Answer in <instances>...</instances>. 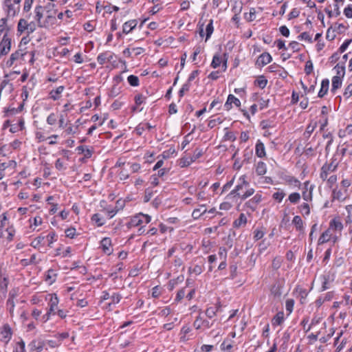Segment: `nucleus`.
Returning <instances> with one entry per match:
<instances>
[{
  "instance_id": "f257e3e1",
  "label": "nucleus",
  "mask_w": 352,
  "mask_h": 352,
  "mask_svg": "<svg viewBox=\"0 0 352 352\" xmlns=\"http://www.w3.org/2000/svg\"><path fill=\"white\" fill-rule=\"evenodd\" d=\"M43 8L45 16V23H43V28H48L56 22L57 10L56 5L52 2L47 3Z\"/></svg>"
},
{
  "instance_id": "f03ea898",
  "label": "nucleus",
  "mask_w": 352,
  "mask_h": 352,
  "mask_svg": "<svg viewBox=\"0 0 352 352\" xmlns=\"http://www.w3.org/2000/svg\"><path fill=\"white\" fill-rule=\"evenodd\" d=\"M36 29V25L34 21H28L26 19H19L17 24V34L22 35L25 34L29 36L33 33Z\"/></svg>"
},
{
  "instance_id": "7ed1b4c3",
  "label": "nucleus",
  "mask_w": 352,
  "mask_h": 352,
  "mask_svg": "<svg viewBox=\"0 0 352 352\" xmlns=\"http://www.w3.org/2000/svg\"><path fill=\"white\" fill-rule=\"evenodd\" d=\"M151 221V217L148 214H144L142 212L136 214L130 217L129 221L126 223L128 229L138 227L143 223L147 224Z\"/></svg>"
},
{
  "instance_id": "20e7f679",
  "label": "nucleus",
  "mask_w": 352,
  "mask_h": 352,
  "mask_svg": "<svg viewBox=\"0 0 352 352\" xmlns=\"http://www.w3.org/2000/svg\"><path fill=\"white\" fill-rule=\"evenodd\" d=\"M338 165V163L335 159H332L330 163H325L321 168L320 177L323 181H325L327 179L328 175L337 169Z\"/></svg>"
},
{
  "instance_id": "39448f33",
  "label": "nucleus",
  "mask_w": 352,
  "mask_h": 352,
  "mask_svg": "<svg viewBox=\"0 0 352 352\" xmlns=\"http://www.w3.org/2000/svg\"><path fill=\"white\" fill-rule=\"evenodd\" d=\"M250 186L249 183L245 179V176L242 175L239 177L238 184L235 188L230 192L228 197L230 196L239 197L241 193L243 192L244 190Z\"/></svg>"
},
{
  "instance_id": "423d86ee",
  "label": "nucleus",
  "mask_w": 352,
  "mask_h": 352,
  "mask_svg": "<svg viewBox=\"0 0 352 352\" xmlns=\"http://www.w3.org/2000/svg\"><path fill=\"white\" fill-rule=\"evenodd\" d=\"M338 236H333L332 232L328 228L322 233L318 239V245H322L329 241H332L334 244L338 241Z\"/></svg>"
},
{
  "instance_id": "0eeeda50",
  "label": "nucleus",
  "mask_w": 352,
  "mask_h": 352,
  "mask_svg": "<svg viewBox=\"0 0 352 352\" xmlns=\"http://www.w3.org/2000/svg\"><path fill=\"white\" fill-rule=\"evenodd\" d=\"M25 54V52H24L23 50L19 49L15 51L10 55L9 59L6 61V66L8 67H12L16 62H18L20 60H22Z\"/></svg>"
},
{
  "instance_id": "6e6552de",
  "label": "nucleus",
  "mask_w": 352,
  "mask_h": 352,
  "mask_svg": "<svg viewBox=\"0 0 352 352\" xmlns=\"http://www.w3.org/2000/svg\"><path fill=\"white\" fill-rule=\"evenodd\" d=\"M46 299L49 300V311L50 313L55 315L58 310V305L59 302L58 298L56 294H50L46 296Z\"/></svg>"
},
{
  "instance_id": "1a4fd4ad",
  "label": "nucleus",
  "mask_w": 352,
  "mask_h": 352,
  "mask_svg": "<svg viewBox=\"0 0 352 352\" xmlns=\"http://www.w3.org/2000/svg\"><path fill=\"white\" fill-rule=\"evenodd\" d=\"M11 48V38L5 34L0 42V54L6 55L10 51Z\"/></svg>"
},
{
  "instance_id": "9d476101",
  "label": "nucleus",
  "mask_w": 352,
  "mask_h": 352,
  "mask_svg": "<svg viewBox=\"0 0 352 352\" xmlns=\"http://www.w3.org/2000/svg\"><path fill=\"white\" fill-rule=\"evenodd\" d=\"M221 63H222V71L225 72L227 69V58H224L223 59V58L219 54L214 55L212 63H211V66L213 68H217V67H219Z\"/></svg>"
},
{
  "instance_id": "9b49d317",
  "label": "nucleus",
  "mask_w": 352,
  "mask_h": 352,
  "mask_svg": "<svg viewBox=\"0 0 352 352\" xmlns=\"http://www.w3.org/2000/svg\"><path fill=\"white\" fill-rule=\"evenodd\" d=\"M100 248L104 254L110 255L113 252L111 240L110 238H103L100 241Z\"/></svg>"
},
{
  "instance_id": "f8f14e48",
  "label": "nucleus",
  "mask_w": 352,
  "mask_h": 352,
  "mask_svg": "<svg viewBox=\"0 0 352 352\" xmlns=\"http://www.w3.org/2000/svg\"><path fill=\"white\" fill-rule=\"evenodd\" d=\"M262 199L261 194L256 193L252 199L245 203V206L254 211L256 210L258 204L261 202Z\"/></svg>"
},
{
  "instance_id": "ddd939ff",
  "label": "nucleus",
  "mask_w": 352,
  "mask_h": 352,
  "mask_svg": "<svg viewBox=\"0 0 352 352\" xmlns=\"http://www.w3.org/2000/svg\"><path fill=\"white\" fill-rule=\"evenodd\" d=\"M349 196L348 190H341L334 188L332 192L333 199H336L340 201L345 200Z\"/></svg>"
},
{
  "instance_id": "4468645a",
  "label": "nucleus",
  "mask_w": 352,
  "mask_h": 352,
  "mask_svg": "<svg viewBox=\"0 0 352 352\" xmlns=\"http://www.w3.org/2000/svg\"><path fill=\"white\" fill-rule=\"evenodd\" d=\"M35 12V20L37 22V24L39 27L43 28V23H45V18L44 16V12H43V8L41 6H36L34 9Z\"/></svg>"
},
{
  "instance_id": "2eb2a0df",
  "label": "nucleus",
  "mask_w": 352,
  "mask_h": 352,
  "mask_svg": "<svg viewBox=\"0 0 352 352\" xmlns=\"http://www.w3.org/2000/svg\"><path fill=\"white\" fill-rule=\"evenodd\" d=\"M344 226L339 217H335L329 222V229L332 231L341 232Z\"/></svg>"
},
{
  "instance_id": "dca6fc26",
  "label": "nucleus",
  "mask_w": 352,
  "mask_h": 352,
  "mask_svg": "<svg viewBox=\"0 0 352 352\" xmlns=\"http://www.w3.org/2000/svg\"><path fill=\"white\" fill-rule=\"evenodd\" d=\"M17 4L12 3V2L10 3L3 4L4 9L7 12L8 16H14L19 10V6H16Z\"/></svg>"
},
{
  "instance_id": "f3484780",
  "label": "nucleus",
  "mask_w": 352,
  "mask_h": 352,
  "mask_svg": "<svg viewBox=\"0 0 352 352\" xmlns=\"http://www.w3.org/2000/svg\"><path fill=\"white\" fill-rule=\"evenodd\" d=\"M234 104L236 107L241 106V101L239 98H236L234 95L230 94L228 97L227 101L224 104V107L227 111L232 108V104Z\"/></svg>"
},
{
  "instance_id": "a211bd4d",
  "label": "nucleus",
  "mask_w": 352,
  "mask_h": 352,
  "mask_svg": "<svg viewBox=\"0 0 352 352\" xmlns=\"http://www.w3.org/2000/svg\"><path fill=\"white\" fill-rule=\"evenodd\" d=\"M12 329L10 327L8 324H4L1 331L2 340L5 343H8L12 338Z\"/></svg>"
},
{
  "instance_id": "6ab92c4d",
  "label": "nucleus",
  "mask_w": 352,
  "mask_h": 352,
  "mask_svg": "<svg viewBox=\"0 0 352 352\" xmlns=\"http://www.w3.org/2000/svg\"><path fill=\"white\" fill-rule=\"evenodd\" d=\"M272 60L271 55L269 53L264 52L261 54L256 61V64L258 66L263 67L267 64L270 63Z\"/></svg>"
},
{
  "instance_id": "aec40b11",
  "label": "nucleus",
  "mask_w": 352,
  "mask_h": 352,
  "mask_svg": "<svg viewBox=\"0 0 352 352\" xmlns=\"http://www.w3.org/2000/svg\"><path fill=\"white\" fill-rule=\"evenodd\" d=\"M211 325L208 320L203 319L200 316L196 318L193 323V326L196 329H199L201 327L209 329Z\"/></svg>"
},
{
  "instance_id": "412c9836",
  "label": "nucleus",
  "mask_w": 352,
  "mask_h": 352,
  "mask_svg": "<svg viewBox=\"0 0 352 352\" xmlns=\"http://www.w3.org/2000/svg\"><path fill=\"white\" fill-rule=\"evenodd\" d=\"M138 22L136 20H130L125 22L122 25V32L125 34L130 33L137 26Z\"/></svg>"
},
{
  "instance_id": "4be33fe9",
  "label": "nucleus",
  "mask_w": 352,
  "mask_h": 352,
  "mask_svg": "<svg viewBox=\"0 0 352 352\" xmlns=\"http://www.w3.org/2000/svg\"><path fill=\"white\" fill-rule=\"evenodd\" d=\"M6 123L10 126V131L12 133H16L23 129L24 128V120L22 118H20L16 123L10 124L9 121H7Z\"/></svg>"
},
{
  "instance_id": "5701e85b",
  "label": "nucleus",
  "mask_w": 352,
  "mask_h": 352,
  "mask_svg": "<svg viewBox=\"0 0 352 352\" xmlns=\"http://www.w3.org/2000/svg\"><path fill=\"white\" fill-rule=\"evenodd\" d=\"M255 153L257 157L262 158L265 156V148L263 143L258 140L255 146Z\"/></svg>"
},
{
  "instance_id": "b1692460",
  "label": "nucleus",
  "mask_w": 352,
  "mask_h": 352,
  "mask_svg": "<svg viewBox=\"0 0 352 352\" xmlns=\"http://www.w3.org/2000/svg\"><path fill=\"white\" fill-rule=\"evenodd\" d=\"M43 342L32 340L28 345L31 351H36L37 352H41L43 349Z\"/></svg>"
},
{
  "instance_id": "393cba45",
  "label": "nucleus",
  "mask_w": 352,
  "mask_h": 352,
  "mask_svg": "<svg viewBox=\"0 0 352 352\" xmlns=\"http://www.w3.org/2000/svg\"><path fill=\"white\" fill-rule=\"evenodd\" d=\"M292 224L298 231L304 232V223L300 216L296 215L293 218Z\"/></svg>"
},
{
  "instance_id": "a878e982",
  "label": "nucleus",
  "mask_w": 352,
  "mask_h": 352,
  "mask_svg": "<svg viewBox=\"0 0 352 352\" xmlns=\"http://www.w3.org/2000/svg\"><path fill=\"white\" fill-rule=\"evenodd\" d=\"M304 184H305V190H304L302 192V198L306 201H311L313 187L310 186L309 188H308V186H309L308 182H305Z\"/></svg>"
},
{
  "instance_id": "bb28decb",
  "label": "nucleus",
  "mask_w": 352,
  "mask_h": 352,
  "mask_svg": "<svg viewBox=\"0 0 352 352\" xmlns=\"http://www.w3.org/2000/svg\"><path fill=\"white\" fill-rule=\"evenodd\" d=\"M204 268V264H195L192 266L189 267L188 272L190 274H195V275H199L202 273Z\"/></svg>"
},
{
  "instance_id": "cd10ccee",
  "label": "nucleus",
  "mask_w": 352,
  "mask_h": 352,
  "mask_svg": "<svg viewBox=\"0 0 352 352\" xmlns=\"http://www.w3.org/2000/svg\"><path fill=\"white\" fill-rule=\"evenodd\" d=\"M65 89L64 86H59L56 89H53L50 92V98L53 100H57L60 98V94L63 93V91Z\"/></svg>"
},
{
  "instance_id": "c85d7f7f",
  "label": "nucleus",
  "mask_w": 352,
  "mask_h": 352,
  "mask_svg": "<svg viewBox=\"0 0 352 352\" xmlns=\"http://www.w3.org/2000/svg\"><path fill=\"white\" fill-rule=\"evenodd\" d=\"M285 320L284 313L283 311L278 312L272 320V324L273 326L280 325Z\"/></svg>"
},
{
  "instance_id": "c756f323",
  "label": "nucleus",
  "mask_w": 352,
  "mask_h": 352,
  "mask_svg": "<svg viewBox=\"0 0 352 352\" xmlns=\"http://www.w3.org/2000/svg\"><path fill=\"white\" fill-rule=\"evenodd\" d=\"M329 81L328 79L322 80L321 82V87L318 92V97L322 98L327 93L329 89Z\"/></svg>"
},
{
  "instance_id": "7c9ffc66",
  "label": "nucleus",
  "mask_w": 352,
  "mask_h": 352,
  "mask_svg": "<svg viewBox=\"0 0 352 352\" xmlns=\"http://www.w3.org/2000/svg\"><path fill=\"white\" fill-rule=\"evenodd\" d=\"M342 80L340 76H333L332 78L331 91L334 92L342 86Z\"/></svg>"
},
{
  "instance_id": "2f4dec72",
  "label": "nucleus",
  "mask_w": 352,
  "mask_h": 352,
  "mask_svg": "<svg viewBox=\"0 0 352 352\" xmlns=\"http://www.w3.org/2000/svg\"><path fill=\"white\" fill-rule=\"evenodd\" d=\"M267 172V166L263 162H259L256 166V173L258 175H263Z\"/></svg>"
},
{
  "instance_id": "473e14b6",
  "label": "nucleus",
  "mask_w": 352,
  "mask_h": 352,
  "mask_svg": "<svg viewBox=\"0 0 352 352\" xmlns=\"http://www.w3.org/2000/svg\"><path fill=\"white\" fill-rule=\"evenodd\" d=\"M247 223V218L243 213H241L239 217L234 221V227L239 228L241 226L245 225Z\"/></svg>"
},
{
  "instance_id": "72a5a7b5",
  "label": "nucleus",
  "mask_w": 352,
  "mask_h": 352,
  "mask_svg": "<svg viewBox=\"0 0 352 352\" xmlns=\"http://www.w3.org/2000/svg\"><path fill=\"white\" fill-rule=\"evenodd\" d=\"M72 248L67 247L65 250H63L60 248L56 250V255L61 256L62 257H67L71 256Z\"/></svg>"
},
{
  "instance_id": "f704fd0d",
  "label": "nucleus",
  "mask_w": 352,
  "mask_h": 352,
  "mask_svg": "<svg viewBox=\"0 0 352 352\" xmlns=\"http://www.w3.org/2000/svg\"><path fill=\"white\" fill-rule=\"evenodd\" d=\"M56 277V274L55 271L53 270H49L46 274L45 280L49 284L51 285L55 282Z\"/></svg>"
},
{
  "instance_id": "c9c22d12",
  "label": "nucleus",
  "mask_w": 352,
  "mask_h": 352,
  "mask_svg": "<svg viewBox=\"0 0 352 352\" xmlns=\"http://www.w3.org/2000/svg\"><path fill=\"white\" fill-rule=\"evenodd\" d=\"M206 212L207 210L205 209V205H201L200 208L195 209L193 210L192 216L194 219H198Z\"/></svg>"
},
{
  "instance_id": "e433bc0d",
  "label": "nucleus",
  "mask_w": 352,
  "mask_h": 352,
  "mask_svg": "<svg viewBox=\"0 0 352 352\" xmlns=\"http://www.w3.org/2000/svg\"><path fill=\"white\" fill-rule=\"evenodd\" d=\"M351 134H352V124H349L344 129H340L338 131L340 138H344Z\"/></svg>"
},
{
  "instance_id": "4c0bfd02",
  "label": "nucleus",
  "mask_w": 352,
  "mask_h": 352,
  "mask_svg": "<svg viewBox=\"0 0 352 352\" xmlns=\"http://www.w3.org/2000/svg\"><path fill=\"white\" fill-rule=\"evenodd\" d=\"M91 221L97 225V226H102L104 224V219L99 214H94L91 217Z\"/></svg>"
},
{
  "instance_id": "58836bf2",
  "label": "nucleus",
  "mask_w": 352,
  "mask_h": 352,
  "mask_svg": "<svg viewBox=\"0 0 352 352\" xmlns=\"http://www.w3.org/2000/svg\"><path fill=\"white\" fill-rule=\"evenodd\" d=\"M245 190L239 197L241 199L245 200L254 193V189L248 187Z\"/></svg>"
},
{
  "instance_id": "ea45409f",
  "label": "nucleus",
  "mask_w": 352,
  "mask_h": 352,
  "mask_svg": "<svg viewBox=\"0 0 352 352\" xmlns=\"http://www.w3.org/2000/svg\"><path fill=\"white\" fill-rule=\"evenodd\" d=\"M244 18L248 21H253L256 19V10L254 8L250 9L249 12H246L244 14Z\"/></svg>"
},
{
  "instance_id": "a19ab883",
  "label": "nucleus",
  "mask_w": 352,
  "mask_h": 352,
  "mask_svg": "<svg viewBox=\"0 0 352 352\" xmlns=\"http://www.w3.org/2000/svg\"><path fill=\"white\" fill-rule=\"evenodd\" d=\"M286 182L294 188H299L300 186V182L294 177H288L286 179Z\"/></svg>"
},
{
  "instance_id": "79ce46f5",
  "label": "nucleus",
  "mask_w": 352,
  "mask_h": 352,
  "mask_svg": "<svg viewBox=\"0 0 352 352\" xmlns=\"http://www.w3.org/2000/svg\"><path fill=\"white\" fill-rule=\"evenodd\" d=\"M285 196V193L283 192V190L278 189V191L275 192L272 195V197L274 199L278 201V202H281L283 199V198Z\"/></svg>"
},
{
  "instance_id": "37998d69",
  "label": "nucleus",
  "mask_w": 352,
  "mask_h": 352,
  "mask_svg": "<svg viewBox=\"0 0 352 352\" xmlns=\"http://www.w3.org/2000/svg\"><path fill=\"white\" fill-rule=\"evenodd\" d=\"M213 31H214L213 21L210 20L206 28V41H208V39L210 37Z\"/></svg>"
},
{
  "instance_id": "c03bdc74",
  "label": "nucleus",
  "mask_w": 352,
  "mask_h": 352,
  "mask_svg": "<svg viewBox=\"0 0 352 352\" xmlns=\"http://www.w3.org/2000/svg\"><path fill=\"white\" fill-rule=\"evenodd\" d=\"M45 236L43 235H40L35 238L31 243V245L34 248H38L40 245L42 243V242L44 241Z\"/></svg>"
},
{
  "instance_id": "a18cd8bd",
  "label": "nucleus",
  "mask_w": 352,
  "mask_h": 352,
  "mask_svg": "<svg viewBox=\"0 0 352 352\" xmlns=\"http://www.w3.org/2000/svg\"><path fill=\"white\" fill-rule=\"evenodd\" d=\"M300 199V195L298 192H292L288 197V200L292 204H297Z\"/></svg>"
},
{
  "instance_id": "49530a36",
  "label": "nucleus",
  "mask_w": 352,
  "mask_h": 352,
  "mask_svg": "<svg viewBox=\"0 0 352 352\" xmlns=\"http://www.w3.org/2000/svg\"><path fill=\"white\" fill-rule=\"evenodd\" d=\"M218 311V307H210L206 309V315L209 318H212L216 316Z\"/></svg>"
},
{
  "instance_id": "de8ad7c7",
  "label": "nucleus",
  "mask_w": 352,
  "mask_h": 352,
  "mask_svg": "<svg viewBox=\"0 0 352 352\" xmlns=\"http://www.w3.org/2000/svg\"><path fill=\"white\" fill-rule=\"evenodd\" d=\"M267 79L263 76H260L255 80V84L261 89L265 88L267 85Z\"/></svg>"
},
{
  "instance_id": "09e8293b",
  "label": "nucleus",
  "mask_w": 352,
  "mask_h": 352,
  "mask_svg": "<svg viewBox=\"0 0 352 352\" xmlns=\"http://www.w3.org/2000/svg\"><path fill=\"white\" fill-rule=\"evenodd\" d=\"M191 331V329L189 326L185 325L184 326L180 331L181 338L180 339L183 341H185L187 340L186 336Z\"/></svg>"
},
{
  "instance_id": "8fccbe9b",
  "label": "nucleus",
  "mask_w": 352,
  "mask_h": 352,
  "mask_svg": "<svg viewBox=\"0 0 352 352\" xmlns=\"http://www.w3.org/2000/svg\"><path fill=\"white\" fill-rule=\"evenodd\" d=\"M127 80H128L129 83L130 84V85H131L133 87H137L139 85V78L136 76L130 75L127 78Z\"/></svg>"
},
{
  "instance_id": "3c124183",
  "label": "nucleus",
  "mask_w": 352,
  "mask_h": 352,
  "mask_svg": "<svg viewBox=\"0 0 352 352\" xmlns=\"http://www.w3.org/2000/svg\"><path fill=\"white\" fill-rule=\"evenodd\" d=\"M294 300L293 299H287L285 302V309L286 311H288V315H289L294 309Z\"/></svg>"
},
{
  "instance_id": "603ef678",
  "label": "nucleus",
  "mask_w": 352,
  "mask_h": 352,
  "mask_svg": "<svg viewBox=\"0 0 352 352\" xmlns=\"http://www.w3.org/2000/svg\"><path fill=\"white\" fill-rule=\"evenodd\" d=\"M47 241H48V246L50 248H52V244L54 242H55L57 240V236L55 234V232H50L47 236H46Z\"/></svg>"
},
{
  "instance_id": "864d4df0",
  "label": "nucleus",
  "mask_w": 352,
  "mask_h": 352,
  "mask_svg": "<svg viewBox=\"0 0 352 352\" xmlns=\"http://www.w3.org/2000/svg\"><path fill=\"white\" fill-rule=\"evenodd\" d=\"M76 129H77V127H76L74 129V126L72 124H69V126H67L66 127L65 130L62 133V135L65 137V136L69 135L75 134L76 133Z\"/></svg>"
},
{
  "instance_id": "5fc2aeb1",
  "label": "nucleus",
  "mask_w": 352,
  "mask_h": 352,
  "mask_svg": "<svg viewBox=\"0 0 352 352\" xmlns=\"http://www.w3.org/2000/svg\"><path fill=\"white\" fill-rule=\"evenodd\" d=\"M2 218L0 220V234L2 236H3V229L8 223V218L6 217V213H3L1 215Z\"/></svg>"
},
{
  "instance_id": "6e6d98bb",
  "label": "nucleus",
  "mask_w": 352,
  "mask_h": 352,
  "mask_svg": "<svg viewBox=\"0 0 352 352\" xmlns=\"http://www.w3.org/2000/svg\"><path fill=\"white\" fill-rule=\"evenodd\" d=\"M334 69L336 71L337 76L342 78L345 74V68L342 65H340L339 64L336 65L334 67Z\"/></svg>"
},
{
  "instance_id": "4d7b16f0",
  "label": "nucleus",
  "mask_w": 352,
  "mask_h": 352,
  "mask_svg": "<svg viewBox=\"0 0 352 352\" xmlns=\"http://www.w3.org/2000/svg\"><path fill=\"white\" fill-rule=\"evenodd\" d=\"M122 298V296L118 294V293H113L111 296V302L109 304V305L110 306L111 304H117L118 303L120 300Z\"/></svg>"
},
{
  "instance_id": "13d9d810",
  "label": "nucleus",
  "mask_w": 352,
  "mask_h": 352,
  "mask_svg": "<svg viewBox=\"0 0 352 352\" xmlns=\"http://www.w3.org/2000/svg\"><path fill=\"white\" fill-rule=\"evenodd\" d=\"M7 307L9 310V312L11 315V316H13L14 314V300L11 298H9L7 300Z\"/></svg>"
},
{
  "instance_id": "bf43d9fd",
  "label": "nucleus",
  "mask_w": 352,
  "mask_h": 352,
  "mask_svg": "<svg viewBox=\"0 0 352 352\" xmlns=\"http://www.w3.org/2000/svg\"><path fill=\"white\" fill-rule=\"evenodd\" d=\"M264 235H265V232L263 231V230L262 228H261V229L257 228L254 232V239L256 241L262 239Z\"/></svg>"
},
{
  "instance_id": "052dcab7",
  "label": "nucleus",
  "mask_w": 352,
  "mask_h": 352,
  "mask_svg": "<svg viewBox=\"0 0 352 352\" xmlns=\"http://www.w3.org/2000/svg\"><path fill=\"white\" fill-rule=\"evenodd\" d=\"M57 121V117L55 113H51L47 118L46 122L50 125H54Z\"/></svg>"
},
{
  "instance_id": "680f3d73",
  "label": "nucleus",
  "mask_w": 352,
  "mask_h": 352,
  "mask_svg": "<svg viewBox=\"0 0 352 352\" xmlns=\"http://www.w3.org/2000/svg\"><path fill=\"white\" fill-rule=\"evenodd\" d=\"M8 285V279L4 277L0 280V289L2 292L6 293L7 291Z\"/></svg>"
},
{
  "instance_id": "e2e57ef3",
  "label": "nucleus",
  "mask_w": 352,
  "mask_h": 352,
  "mask_svg": "<svg viewBox=\"0 0 352 352\" xmlns=\"http://www.w3.org/2000/svg\"><path fill=\"white\" fill-rule=\"evenodd\" d=\"M127 164L129 166L132 173H138L141 169V165L139 163H128Z\"/></svg>"
},
{
  "instance_id": "0e129e2a",
  "label": "nucleus",
  "mask_w": 352,
  "mask_h": 352,
  "mask_svg": "<svg viewBox=\"0 0 352 352\" xmlns=\"http://www.w3.org/2000/svg\"><path fill=\"white\" fill-rule=\"evenodd\" d=\"M232 348V344L226 341H223L221 344V349L224 352H230Z\"/></svg>"
},
{
  "instance_id": "69168bd1",
  "label": "nucleus",
  "mask_w": 352,
  "mask_h": 352,
  "mask_svg": "<svg viewBox=\"0 0 352 352\" xmlns=\"http://www.w3.org/2000/svg\"><path fill=\"white\" fill-rule=\"evenodd\" d=\"M43 223V219L41 217L36 216L34 218V222L32 224H31L30 227L33 229V230H35V228L38 226H40Z\"/></svg>"
},
{
  "instance_id": "338daca9",
  "label": "nucleus",
  "mask_w": 352,
  "mask_h": 352,
  "mask_svg": "<svg viewBox=\"0 0 352 352\" xmlns=\"http://www.w3.org/2000/svg\"><path fill=\"white\" fill-rule=\"evenodd\" d=\"M97 61L100 65H103L107 62V54L106 52L102 53L99 54L97 57Z\"/></svg>"
},
{
  "instance_id": "774afa93",
  "label": "nucleus",
  "mask_w": 352,
  "mask_h": 352,
  "mask_svg": "<svg viewBox=\"0 0 352 352\" xmlns=\"http://www.w3.org/2000/svg\"><path fill=\"white\" fill-rule=\"evenodd\" d=\"M25 351V342L23 340L16 343L14 352H24Z\"/></svg>"
}]
</instances>
